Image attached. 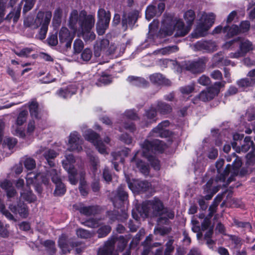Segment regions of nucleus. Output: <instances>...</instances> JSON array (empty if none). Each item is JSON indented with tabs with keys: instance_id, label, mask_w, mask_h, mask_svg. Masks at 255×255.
Masks as SVG:
<instances>
[{
	"instance_id": "f257e3e1",
	"label": "nucleus",
	"mask_w": 255,
	"mask_h": 255,
	"mask_svg": "<svg viewBox=\"0 0 255 255\" xmlns=\"http://www.w3.org/2000/svg\"><path fill=\"white\" fill-rule=\"evenodd\" d=\"M95 24V18L92 15H87L85 11L78 13L77 10L71 12L69 25L75 33L81 36L86 41H91L95 39V34L91 31Z\"/></svg>"
},
{
	"instance_id": "f03ea898",
	"label": "nucleus",
	"mask_w": 255,
	"mask_h": 255,
	"mask_svg": "<svg viewBox=\"0 0 255 255\" xmlns=\"http://www.w3.org/2000/svg\"><path fill=\"white\" fill-rule=\"evenodd\" d=\"M184 19L187 24L184 26L183 22L181 19H174L170 20L169 18L165 19L163 22V27L160 31L159 35L153 37L149 35L147 38V41L150 42L152 39H158L162 35L169 36L173 34L176 37L184 36L187 34L191 29L192 23L195 19V13L192 10L187 11L184 15Z\"/></svg>"
},
{
	"instance_id": "7ed1b4c3",
	"label": "nucleus",
	"mask_w": 255,
	"mask_h": 255,
	"mask_svg": "<svg viewBox=\"0 0 255 255\" xmlns=\"http://www.w3.org/2000/svg\"><path fill=\"white\" fill-rule=\"evenodd\" d=\"M232 156L235 158L232 167L228 164L224 174H221L220 177H218L215 180H210L206 184L204 191L209 194L206 196L207 200L210 199L213 195L218 191L220 188L229 184L233 180V176L238 174V169L241 166L242 162L239 157H236L235 153H233Z\"/></svg>"
},
{
	"instance_id": "20e7f679",
	"label": "nucleus",
	"mask_w": 255,
	"mask_h": 255,
	"mask_svg": "<svg viewBox=\"0 0 255 255\" xmlns=\"http://www.w3.org/2000/svg\"><path fill=\"white\" fill-rule=\"evenodd\" d=\"M142 210V211H138V212L143 218L148 216H160L157 221L159 225L166 223L168 219H173L174 216L172 211H167L163 208L162 202L157 198L143 203Z\"/></svg>"
},
{
	"instance_id": "39448f33",
	"label": "nucleus",
	"mask_w": 255,
	"mask_h": 255,
	"mask_svg": "<svg viewBox=\"0 0 255 255\" xmlns=\"http://www.w3.org/2000/svg\"><path fill=\"white\" fill-rule=\"evenodd\" d=\"M165 146L164 143L158 139L151 142L146 140L142 145L143 156L146 157L155 170L159 169V161L151 156L150 153L153 151L162 152L164 149Z\"/></svg>"
},
{
	"instance_id": "423d86ee",
	"label": "nucleus",
	"mask_w": 255,
	"mask_h": 255,
	"mask_svg": "<svg viewBox=\"0 0 255 255\" xmlns=\"http://www.w3.org/2000/svg\"><path fill=\"white\" fill-rule=\"evenodd\" d=\"M198 17L196 27L192 34L193 37L196 38L204 36L212 26L215 19V15L212 12L207 13L202 12L198 14Z\"/></svg>"
},
{
	"instance_id": "0eeeda50",
	"label": "nucleus",
	"mask_w": 255,
	"mask_h": 255,
	"mask_svg": "<svg viewBox=\"0 0 255 255\" xmlns=\"http://www.w3.org/2000/svg\"><path fill=\"white\" fill-rule=\"evenodd\" d=\"M52 13L50 11H39L38 12L34 21V27L40 26L38 38L43 39L45 38L49 24L51 21Z\"/></svg>"
},
{
	"instance_id": "6e6552de",
	"label": "nucleus",
	"mask_w": 255,
	"mask_h": 255,
	"mask_svg": "<svg viewBox=\"0 0 255 255\" xmlns=\"http://www.w3.org/2000/svg\"><path fill=\"white\" fill-rule=\"evenodd\" d=\"M117 48L114 44L110 45L109 41L106 39L97 40L94 46V55L98 57L102 54L111 55L115 52Z\"/></svg>"
},
{
	"instance_id": "1a4fd4ad",
	"label": "nucleus",
	"mask_w": 255,
	"mask_h": 255,
	"mask_svg": "<svg viewBox=\"0 0 255 255\" xmlns=\"http://www.w3.org/2000/svg\"><path fill=\"white\" fill-rule=\"evenodd\" d=\"M65 157V159L62 161L63 167L69 174V180L70 183L75 185L78 181L76 177L77 174L73 165V163L75 161V158L72 154H66Z\"/></svg>"
},
{
	"instance_id": "9d476101",
	"label": "nucleus",
	"mask_w": 255,
	"mask_h": 255,
	"mask_svg": "<svg viewBox=\"0 0 255 255\" xmlns=\"http://www.w3.org/2000/svg\"><path fill=\"white\" fill-rule=\"evenodd\" d=\"M98 21L97 23V31L98 34L103 35L108 28L110 21V13L104 8H100L98 11Z\"/></svg>"
},
{
	"instance_id": "9b49d317",
	"label": "nucleus",
	"mask_w": 255,
	"mask_h": 255,
	"mask_svg": "<svg viewBox=\"0 0 255 255\" xmlns=\"http://www.w3.org/2000/svg\"><path fill=\"white\" fill-rule=\"evenodd\" d=\"M27 185H34L35 190L40 193L42 189L40 186L41 182L46 184L49 182V178L46 176H44L41 173L36 174L34 172L28 173L26 177Z\"/></svg>"
},
{
	"instance_id": "f8f14e48",
	"label": "nucleus",
	"mask_w": 255,
	"mask_h": 255,
	"mask_svg": "<svg viewBox=\"0 0 255 255\" xmlns=\"http://www.w3.org/2000/svg\"><path fill=\"white\" fill-rule=\"evenodd\" d=\"M83 136L85 138L93 143L101 154L108 153L105 145L99 140V136L92 130L89 129L84 131Z\"/></svg>"
},
{
	"instance_id": "ddd939ff",
	"label": "nucleus",
	"mask_w": 255,
	"mask_h": 255,
	"mask_svg": "<svg viewBox=\"0 0 255 255\" xmlns=\"http://www.w3.org/2000/svg\"><path fill=\"white\" fill-rule=\"evenodd\" d=\"M59 46L64 50L71 47V43L74 38V35L71 34L66 27H63L58 33Z\"/></svg>"
},
{
	"instance_id": "4468645a",
	"label": "nucleus",
	"mask_w": 255,
	"mask_h": 255,
	"mask_svg": "<svg viewBox=\"0 0 255 255\" xmlns=\"http://www.w3.org/2000/svg\"><path fill=\"white\" fill-rule=\"evenodd\" d=\"M48 173L50 174L53 182L56 185L54 194L57 196L63 195L66 191V189L61 182L59 170L55 168H51L48 171Z\"/></svg>"
},
{
	"instance_id": "2eb2a0df",
	"label": "nucleus",
	"mask_w": 255,
	"mask_h": 255,
	"mask_svg": "<svg viewBox=\"0 0 255 255\" xmlns=\"http://www.w3.org/2000/svg\"><path fill=\"white\" fill-rule=\"evenodd\" d=\"M225 84V82H216L213 86L201 92L199 98L204 102L212 99L219 93L220 88L224 87Z\"/></svg>"
},
{
	"instance_id": "dca6fc26",
	"label": "nucleus",
	"mask_w": 255,
	"mask_h": 255,
	"mask_svg": "<svg viewBox=\"0 0 255 255\" xmlns=\"http://www.w3.org/2000/svg\"><path fill=\"white\" fill-rule=\"evenodd\" d=\"M238 44L239 45L240 50L237 52L231 53L230 57L238 58L244 56L247 52L253 49L252 44L247 39H238Z\"/></svg>"
},
{
	"instance_id": "f3484780",
	"label": "nucleus",
	"mask_w": 255,
	"mask_h": 255,
	"mask_svg": "<svg viewBox=\"0 0 255 255\" xmlns=\"http://www.w3.org/2000/svg\"><path fill=\"white\" fill-rule=\"evenodd\" d=\"M77 89L76 84H71L59 89L56 91V95L60 98L68 99L76 93Z\"/></svg>"
},
{
	"instance_id": "a211bd4d",
	"label": "nucleus",
	"mask_w": 255,
	"mask_h": 255,
	"mask_svg": "<svg viewBox=\"0 0 255 255\" xmlns=\"http://www.w3.org/2000/svg\"><path fill=\"white\" fill-rule=\"evenodd\" d=\"M35 129V123L34 121L31 120L27 124L26 132L21 128L17 127L14 130V134L21 137L30 138L33 136Z\"/></svg>"
},
{
	"instance_id": "6ab92c4d",
	"label": "nucleus",
	"mask_w": 255,
	"mask_h": 255,
	"mask_svg": "<svg viewBox=\"0 0 255 255\" xmlns=\"http://www.w3.org/2000/svg\"><path fill=\"white\" fill-rule=\"evenodd\" d=\"M138 12L137 10H133L129 12H125L123 17L122 24L125 29L128 25L132 26L136 22L138 18Z\"/></svg>"
},
{
	"instance_id": "aec40b11",
	"label": "nucleus",
	"mask_w": 255,
	"mask_h": 255,
	"mask_svg": "<svg viewBox=\"0 0 255 255\" xmlns=\"http://www.w3.org/2000/svg\"><path fill=\"white\" fill-rule=\"evenodd\" d=\"M127 180L129 188L132 191L135 190L145 191L151 186L150 183L146 181L133 179V182H131L129 179H127Z\"/></svg>"
},
{
	"instance_id": "412c9836",
	"label": "nucleus",
	"mask_w": 255,
	"mask_h": 255,
	"mask_svg": "<svg viewBox=\"0 0 255 255\" xmlns=\"http://www.w3.org/2000/svg\"><path fill=\"white\" fill-rule=\"evenodd\" d=\"M232 147L238 153L241 152H246L248 151L250 149H251V151H255V148L254 145V142L251 140V138L250 136H247L244 139V143L242 145V147H236L235 143H232Z\"/></svg>"
},
{
	"instance_id": "4be33fe9",
	"label": "nucleus",
	"mask_w": 255,
	"mask_h": 255,
	"mask_svg": "<svg viewBox=\"0 0 255 255\" xmlns=\"http://www.w3.org/2000/svg\"><path fill=\"white\" fill-rule=\"evenodd\" d=\"M37 153L42 154L51 167L54 166L55 163L52 161L51 159L55 158L58 154L53 150L46 148L45 147H41L37 151Z\"/></svg>"
},
{
	"instance_id": "5701e85b",
	"label": "nucleus",
	"mask_w": 255,
	"mask_h": 255,
	"mask_svg": "<svg viewBox=\"0 0 255 255\" xmlns=\"http://www.w3.org/2000/svg\"><path fill=\"white\" fill-rule=\"evenodd\" d=\"M250 24L249 21H245L241 22L240 28L237 25H232L228 33L229 36H233L240 33H244L247 31L250 28Z\"/></svg>"
},
{
	"instance_id": "b1692460",
	"label": "nucleus",
	"mask_w": 255,
	"mask_h": 255,
	"mask_svg": "<svg viewBox=\"0 0 255 255\" xmlns=\"http://www.w3.org/2000/svg\"><path fill=\"white\" fill-rule=\"evenodd\" d=\"M128 244V241L123 236L114 239L107 242L106 246L110 248H113L115 245H117L118 250L123 251Z\"/></svg>"
},
{
	"instance_id": "393cba45",
	"label": "nucleus",
	"mask_w": 255,
	"mask_h": 255,
	"mask_svg": "<svg viewBox=\"0 0 255 255\" xmlns=\"http://www.w3.org/2000/svg\"><path fill=\"white\" fill-rule=\"evenodd\" d=\"M169 123L168 121H164L154 128L152 130L153 134L154 136L164 137L168 135L169 132L166 128L169 126Z\"/></svg>"
},
{
	"instance_id": "a878e982",
	"label": "nucleus",
	"mask_w": 255,
	"mask_h": 255,
	"mask_svg": "<svg viewBox=\"0 0 255 255\" xmlns=\"http://www.w3.org/2000/svg\"><path fill=\"white\" fill-rule=\"evenodd\" d=\"M205 68V62L202 59L197 61L189 62L186 65V68L193 73L202 72Z\"/></svg>"
},
{
	"instance_id": "bb28decb",
	"label": "nucleus",
	"mask_w": 255,
	"mask_h": 255,
	"mask_svg": "<svg viewBox=\"0 0 255 255\" xmlns=\"http://www.w3.org/2000/svg\"><path fill=\"white\" fill-rule=\"evenodd\" d=\"M196 46L199 50H204L207 52H213L217 50V45L215 42L200 41L198 42Z\"/></svg>"
},
{
	"instance_id": "cd10ccee",
	"label": "nucleus",
	"mask_w": 255,
	"mask_h": 255,
	"mask_svg": "<svg viewBox=\"0 0 255 255\" xmlns=\"http://www.w3.org/2000/svg\"><path fill=\"white\" fill-rule=\"evenodd\" d=\"M9 208L12 213L15 214H19L21 218H26L28 215V209L24 204H18L17 207L10 205Z\"/></svg>"
},
{
	"instance_id": "c85d7f7f",
	"label": "nucleus",
	"mask_w": 255,
	"mask_h": 255,
	"mask_svg": "<svg viewBox=\"0 0 255 255\" xmlns=\"http://www.w3.org/2000/svg\"><path fill=\"white\" fill-rule=\"evenodd\" d=\"M0 186L3 189L6 191L8 198L14 196L16 193L15 190L12 187V183L9 181L7 180L3 181L1 183Z\"/></svg>"
},
{
	"instance_id": "c756f323",
	"label": "nucleus",
	"mask_w": 255,
	"mask_h": 255,
	"mask_svg": "<svg viewBox=\"0 0 255 255\" xmlns=\"http://www.w3.org/2000/svg\"><path fill=\"white\" fill-rule=\"evenodd\" d=\"M28 106L31 117L35 119L39 118V111L38 103L34 100H32L28 103Z\"/></svg>"
},
{
	"instance_id": "7c9ffc66",
	"label": "nucleus",
	"mask_w": 255,
	"mask_h": 255,
	"mask_svg": "<svg viewBox=\"0 0 255 255\" xmlns=\"http://www.w3.org/2000/svg\"><path fill=\"white\" fill-rule=\"evenodd\" d=\"M28 116V112L26 110H22L18 115L16 122V126H13L12 132L14 133L15 128L19 126L22 125L26 121Z\"/></svg>"
},
{
	"instance_id": "2f4dec72",
	"label": "nucleus",
	"mask_w": 255,
	"mask_h": 255,
	"mask_svg": "<svg viewBox=\"0 0 255 255\" xmlns=\"http://www.w3.org/2000/svg\"><path fill=\"white\" fill-rule=\"evenodd\" d=\"M139 153V152H137L133 158L131 160V162H134L136 164V167L140 170V171L143 174L146 175L148 173L149 168L148 166L142 163L141 161L136 160V156Z\"/></svg>"
},
{
	"instance_id": "473e14b6",
	"label": "nucleus",
	"mask_w": 255,
	"mask_h": 255,
	"mask_svg": "<svg viewBox=\"0 0 255 255\" xmlns=\"http://www.w3.org/2000/svg\"><path fill=\"white\" fill-rule=\"evenodd\" d=\"M127 80L133 85L138 87H144L147 84V82L142 78L129 76Z\"/></svg>"
},
{
	"instance_id": "72a5a7b5",
	"label": "nucleus",
	"mask_w": 255,
	"mask_h": 255,
	"mask_svg": "<svg viewBox=\"0 0 255 255\" xmlns=\"http://www.w3.org/2000/svg\"><path fill=\"white\" fill-rule=\"evenodd\" d=\"M20 197L21 199L29 203L34 202L36 199V196L32 193L31 191L26 189L20 192Z\"/></svg>"
},
{
	"instance_id": "f704fd0d",
	"label": "nucleus",
	"mask_w": 255,
	"mask_h": 255,
	"mask_svg": "<svg viewBox=\"0 0 255 255\" xmlns=\"http://www.w3.org/2000/svg\"><path fill=\"white\" fill-rule=\"evenodd\" d=\"M178 47L176 46H168L158 49L154 51L155 54L160 55H165L178 51Z\"/></svg>"
},
{
	"instance_id": "c9c22d12",
	"label": "nucleus",
	"mask_w": 255,
	"mask_h": 255,
	"mask_svg": "<svg viewBox=\"0 0 255 255\" xmlns=\"http://www.w3.org/2000/svg\"><path fill=\"white\" fill-rule=\"evenodd\" d=\"M151 82L157 84H166L165 80L162 75L159 73H155L149 76Z\"/></svg>"
},
{
	"instance_id": "e433bc0d",
	"label": "nucleus",
	"mask_w": 255,
	"mask_h": 255,
	"mask_svg": "<svg viewBox=\"0 0 255 255\" xmlns=\"http://www.w3.org/2000/svg\"><path fill=\"white\" fill-rule=\"evenodd\" d=\"M238 85L242 88L252 86L255 84V78H246L237 82Z\"/></svg>"
},
{
	"instance_id": "4c0bfd02",
	"label": "nucleus",
	"mask_w": 255,
	"mask_h": 255,
	"mask_svg": "<svg viewBox=\"0 0 255 255\" xmlns=\"http://www.w3.org/2000/svg\"><path fill=\"white\" fill-rule=\"evenodd\" d=\"M155 16H158L156 7L153 5H149L145 11L146 19L149 21Z\"/></svg>"
},
{
	"instance_id": "58836bf2",
	"label": "nucleus",
	"mask_w": 255,
	"mask_h": 255,
	"mask_svg": "<svg viewBox=\"0 0 255 255\" xmlns=\"http://www.w3.org/2000/svg\"><path fill=\"white\" fill-rule=\"evenodd\" d=\"M59 246L63 253L66 254L69 252V248L68 246L66 237L65 235H62L60 237Z\"/></svg>"
},
{
	"instance_id": "ea45409f",
	"label": "nucleus",
	"mask_w": 255,
	"mask_h": 255,
	"mask_svg": "<svg viewBox=\"0 0 255 255\" xmlns=\"http://www.w3.org/2000/svg\"><path fill=\"white\" fill-rule=\"evenodd\" d=\"M112 81L111 77L105 73H103L99 79L98 82L97 84L101 86L103 85H107L110 84Z\"/></svg>"
},
{
	"instance_id": "a19ab883",
	"label": "nucleus",
	"mask_w": 255,
	"mask_h": 255,
	"mask_svg": "<svg viewBox=\"0 0 255 255\" xmlns=\"http://www.w3.org/2000/svg\"><path fill=\"white\" fill-rule=\"evenodd\" d=\"M21 8L20 7L17 8L16 9H14L13 11L10 12L6 17V19L10 20L13 18L14 22H16L19 17L20 14Z\"/></svg>"
},
{
	"instance_id": "79ce46f5",
	"label": "nucleus",
	"mask_w": 255,
	"mask_h": 255,
	"mask_svg": "<svg viewBox=\"0 0 255 255\" xmlns=\"http://www.w3.org/2000/svg\"><path fill=\"white\" fill-rule=\"evenodd\" d=\"M213 61L215 65H219L220 64L229 65L230 61L229 60L224 59L221 54H217L213 57Z\"/></svg>"
},
{
	"instance_id": "37998d69",
	"label": "nucleus",
	"mask_w": 255,
	"mask_h": 255,
	"mask_svg": "<svg viewBox=\"0 0 255 255\" xmlns=\"http://www.w3.org/2000/svg\"><path fill=\"white\" fill-rule=\"evenodd\" d=\"M82 140L81 142L73 143V144L68 143V150L69 151H76L79 152L82 150Z\"/></svg>"
},
{
	"instance_id": "c03bdc74",
	"label": "nucleus",
	"mask_w": 255,
	"mask_h": 255,
	"mask_svg": "<svg viewBox=\"0 0 255 255\" xmlns=\"http://www.w3.org/2000/svg\"><path fill=\"white\" fill-rule=\"evenodd\" d=\"M230 142V141H229L228 140H226L225 138H224L223 141H221L220 139H218L216 141V145L218 146H220L222 144L224 143L223 150L225 152L228 153L231 149Z\"/></svg>"
},
{
	"instance_id": "a18cd8bd",
	"label": "nucleus",
	"mask_w": 255,
	"mask_h": 255,
	"mask_svg": "<svg viewBox=\"0 0 255 255\" xmlns=\"http://www.w3.org/2000/svg\"><path fill=\"white\" fill-rule=\"evenodd\" d=\"M82 139L80 138V135L76 131H74L70 133L69 136L68 143L73 144L76 142H81Z\"/></svg>"
},
{
	"instance_id": "49530a36",
	"label": "nucleus",
	"mask_w": 255,
	"mask_h": 255,
	"mask_svg": "<svg viewBox=\"0 0 255 255\" xmlns=\"http://www.w3.org/2000/svg\"><path fill=\"white\" fill-rule=\"evenodd\" d=\"M111 228L109 226L101 227L98 231V237L102 238L107 236L111 231Z\"/></svg>"
},
{
	"instance_id": "de8ad7c7",
	"label": "nucleus",
	"mask_w": 255,
	"mask_h": 255,
	"mask_svg": "<svg viewBox=\"0 0 255 255\" xmlns=\"http://www.w3.org/2000/svg\"><path fill=\"white\" fill-rule=\"evenodd\" d=\"M158 110L161 113L165 114L169 113L171 110V108L168 105L163 103H159L158 105Z\"/></svg>"
},
{
	"instance_id": "09e8293b",
	"label": "nucleus",
	"mask_w": 255,
	"mask_h": 255,
	"mask_svg": "<svg viewBox=\"0 0 255 255\" xmlns=\"http://www.w3.org/2000/svg\"><path fill=\"white\" fill-rule=\"evenodd\" d=\"M74 50L75 53H79L84 48V43L80 39H76L74 42Z\"/></svg>"
},
{
	"instance_id": "8fccbe9b",
	"label": "nucleus",
	"mask_w": 255,
	"mask_h": 255,
	"mask_svg": "<svg viewBox=\"0 0 255 255\" xmlns=\"http://www.w3.org/2000/svg\"><path fill=\"white\" fill-rule=\"evenodd\" d=\"M92 56V51L88 48L85 49L81 53V58L83 61H89Z\"/></svg>"
},
{
	"instance_id": "3c124183",
	"label": "nucleus",
	"mask_w": 255,
	"mask_h": 255,
	"mask_svg": "<svg viewBox=\"0 0 255 255\" xmlns=\"http://www.w3.org/2000/svg\"><path fill=\"white\" fill-rule=\"evenodd\" d=\"M35 0H22V1L25 2L23 6V12H26L30 10L33 7Z\"/></svg>"
},
{
	"instance_id": "603ef678",
	"label": "nucleus",
	"mask_w": 255,
	"mask_h": 255,
	"mask_svg": "<svg viewBox=\"0 0 255 255\" xmlns=\"http://www.w3.org/2000/svg\"><path fill=\"white\" fill-rule=\"evenodd\" d=\"M62 10L60 8H57L55 10L53 19V23L59 24L60 23V19L62 15Z\"/></svg>"
},
{
	"instance_id": "864d4df0",
	"label": "nucleus",
	"mask_w": 255,
	"mask_h": 255,
	"mask_svg": "<svg viewBox=\"0 0 255 255\" xmlns=\"http://www.w3.org/2000/svg\"><path fill=\"white\" fill-rule=\"evenodd\" d=\"M156 112L153 108H150L146 112V117L149 120V122H151L155 120Z\"/></svg>"
},
{
	"instance_id": "5fc2aeb1",
	"label": "nucleus",
	"mask_w": 255,
	"mask_h": 255,
	"mask_svg": "<svg viewBox=\"0 0 255 255\" xmlns=\"http://www.w3.org/2000/svg\"><path fill=\"white\" fill-rule=\"evenodd\" d=\"M25 168L28 170H31L35 167V161L31 158H27L24 162Z\"/></svg>"
},
{
	"instance_id": "6e6d98bb",
	"label": "nucleus",
	"mask_w": 255,
	"mask_h": 255,
	"mask_svg": "<svg viewBox=\"0 0 255 255\" xmlns=\"http://www.w3.org/2000/svg\"><path fill=\"white\" fill-rule=\"evenodd\" d=\"M129 150L128 149H125V150H123L121 151L119 154H118L116 156H115L114 154H113V156L114 157V159L115 160H120V162H123L124 159H123V156H127L128 154Z\"/></svg>"
},
{
	"instance_id": "4d7b16f0",
	"label": "nucleus",
	"mask_w": 255,
	"mask_h": 255,
	"mask_svg": "<svg viewBox=\"0 0 255 255\" xmlns=\"http://www.w3.org/2000/svg\"><path fill=\"white\" fill-rule=\"evenodd\" d=\"M6 0H0V23L3 20L4 15V9L6 7Z\"/></svg>"
},
{
	"instance_id": "13d9d810",
	"label": "nucleus",
	"mask_w": 255,
	"mask_h": 255,
	"mask_svg": "<svg viewBox=\"0 0 255 255\" xmlns=\"http://www.w3.org/2000/svg\"><path fill=\"white\" fill-rule=\"evenodd\" d=\"M94 207H82L79 209V211L81 213L87 215H90L94 213Z\"/></svg>"
},
{
	"instance_id": "bf43d9fd",
	"label": "nucleus",
	"mask_w": 255,
	"mask_h": 255,
	"mask_svg": "<svg viewBox=\"0 0 255 255\" xmlns=\"http://www.w3.org/2000/svg\"><path fill=\"white\" fill-rule=\"evenodd\" d=\"M77 235L82 238H88L90 237L91 235L90 232L82 229H79L77 230Z\"/></svg>"
},
{
	"instance_id": "052dcab7",
	"label": "nucleus",
	"mask_w": 255,
	"mask_h": 255,
	"mask_svg": "<svg viewBox=\"0 0 255 255\" xmlns=\"http://www.w3.org/2000/svg\"><path fill=\"white\" fill-rule=\"evenodd\" d=\"M117 197L119 198L120 202H123L127 198V194L122 187H120L118 191Z\"/></svg>"
},
{
	"instance_id": "680f3d73",
	"label": "nucleus",
	"mask_w": 255,
	"mask_h": 255,
	"mask_svg": "<svg viewBox=\"0 0 255 255\" xmlns=\"http://www.w3.org/2000/svg\"><path fill=\"white\" fill-rule=\"evenodd\" d=\"M32 51V49L30 48H25L21 50L19 52H16L15 54L20 57H27Z\"/></svg>"
},
{
	"instance_id": "e2e57ef3",
	"label": "nucleus",
	"mask_w": 255,
	"mask_h": 255,
	"mask_svg": "<svg viewBox=\"0 0 255 255\" xmlns=\"http://www.w3.org/2000/svg\"><path fill=\"white\" fill-rule=\"evenodd\" d=\"M98 255H118L117 254H113L111 249L107 247L104 249H100L98 252Z\"/></svg>"
},
{
	"instance_id": "0e129e2a",
	"label": "nucleus",
	"mask_w": 255,
	"mask_h": 255,
	"mask_svg": "<svg viewBox=\"0 0 255 255\" xmlns=\"http://www.w3.org/2000/svg\"><path fill=\"white\" fill-rule=\"evenodd\" d=\"M194 90V85L191 84L187 86L181 88L180 91L183 94H189Z\"/></svg>"
},
{
	"instance_id": "69168bd1",
	"label": "nucleus",
	"mask_w": 255,
	"mask_h": 255,
	"mask_svg": "<svg viewBox=\"0 0 255 255\" xmlns=\"http://www.w3.org/2000/svg\"><path fill=\"white\" fill-rule=\"evenodd\" d=\"M89 156L90 157V163L92 167V169L93 170V172H95L97 170V166L99 163L98 160L94 156Z\"/></svg>"
},
{
	"instance_id": "338daca9",
	"label": "nucleus",
	"mask_w": 255,
	"mask_h": 255,
	"mask_svg": "<svg viewBox=\"0 0 255 255\" xmlns=\"http://www.w3.org/2000/svg\"><path fill=\"white\" fill-rule=\"evenodd\" d=\"M247 162L249 164H251L255 162V155L254 151H251L248 153L246 156Z\"/></svg>"
},
{
	"instance_id": "774afa93",
	"label": "nucleus",
	"mask_w": 255,
	"mask_h": 255,
	"mask_svg": "<svg viewBox=\"0 0 255 255\" xmlns=\"http://www.w3.org/2000/svg\"><path fill=\"white\" fill-rule=\"evenodd\" d=\"M48 44L51 46L59 44L57 35H51L48 39Z\"/></svg>"
}]
</instances>
